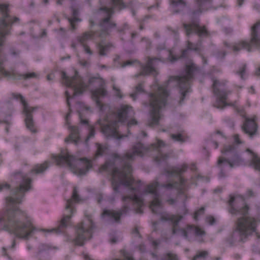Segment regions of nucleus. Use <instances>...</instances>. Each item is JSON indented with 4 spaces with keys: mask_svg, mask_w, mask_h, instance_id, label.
Listing matches in <instances>:
<instances>
[{
    "mask_svg": "<svg viewBox=\"0 0 260 260\" xmlns=\"http://www.w3.org/2000/svg\"><path fill=\"white\" fill-rule=\"evenodd\" d=\"M134 233H136V234H139L138 229L136 228L133 231Z\"/></svg>",
    "mask_w": 260,
    "mask_h": 260,
    "instance_id": "nucleus-64",
    "label": "nucleus"
},
{
    "mask_svg": "<svg viewBox=\"0 0 260 260\" xmlns=\"http://www.w3.org/2000/svg\"><path fill=\"white\" fill-rule=\"evenodd\" d=\"M15 178L19 185L12 191V196L6 198L7 209L0 212V223L20 239L27 240L36 230L25 211L18 206L24 193L30 188L31 179L20 173Z\"/></svg>",
    "mask_w": 260,
    "mask_h": 260,
    "instance_id": "nucleus-2",
    "label": "nucleus"
},
{
    "mask_svg": "<svg viewBox=\"0 0 260 260\" xmlns=\"http://www.w3.org/2000/svg\"><path fill=\"white\" fill-rule=\"evenodd\" d=\"M54 75L53 74L48 75L47 76V79L48 81H52L53 79Z\"/></svg>",
    "mask_w": 260,
    "mask_h": 260,
    "instance_id": "nucleus-54",
    "label": "nucleus"
},
{
    "mask_svg": "<svg viewBox=\"0 0 260 260\" xmlns=\"http://www.w3.org/2000/svg\"><path fill=\"white\" fill-rule=\"evenodd\" d=\"M128 25L127 24L125 23L122 26L119 27L117 28V31L119 32H123L125 30L128 29Z\"/></svg>",
    "mask_w": 260,
    "mask_h": 260,
    "instance_id": "nucleus-42",
    "label": "nucleus"
},
{
    "mask_svg": "<svg viewBox=\"0 0 260 260\" xmlns=\"http://www.w3.org/2000/svg\"><path fill=\"white\" fill-rule=\"evenodd\" d=\"M19 53H20L19 51L16 50L14 48H11L10 49V54L12 56H16L19 54Z\"/></svg>",
    "mask_w": 260,
    "mask_h": 260,
    "instance_id": "nucleus-43",
    "label": "nucleus"
},
{
    "mask_svg": "<svg viewBox=\"0 0 260 260\" xmlns=\"http://www.w3.org/2000/svg\"><path fill=\"white\" fill-rule=\"evenodd\" d=\"M168 95L167 89L162 87H159L156 93L150 94L149 105L151 110L148 121L149 126H153L158 124L159 119L161 118L159 110L165 105Z\"/></svg>",
    "mask_w": 260,
    "mask_h": 260,
    "instance_id": "nucleus-9",
    "label": "nucleus"
},
{
    "mask_svg": "<svg viewBox=\"0 0 260 260\" xmlns=\"http://www.w3.org/2000/svg\"><path fill=\"white\" fill-rule=\"evenodd\" d=\"M94 135V130L93 128H91L90 129L89 134L87 138V140H88L90 138L93 137Z\"/></svg>",
    "mask_w": 260,
    "mask_h": 260,
    "instance_id": "nucleus-47",
    "label": "nucleus"
},
{
    "mask_svg": "<svg viewBox=\"0 0 260 260\" xmlns=\"http://www.w3.org/2000/svg\"><path fill=\"white\" fill-rule=\"evenodd\" d=\"M188 50L198 51L199 50V44H194L192 43L190 41H188L187 49L182 51L181 56L180 57H179L178 58H177L174 56H172L171 57V59H170L171 61L172 62H173L176 61L179 58L185 57L187 55Z\"/></svg>",
    "mask_w": 260,
    "mask_h": 260,
    "instance_id": "nucleus-23",
    "label": "nucleus"
},
{
    "mask_svg": "<svg viewBox=\"0 0 260 260\" xmlns=\"http://www.w3.org/2000/svg\"><path fill=\"white\" fill-rule=\"evenodd\" d=\"M105 150V148L101 145H98L97 147V150L96 152V156H101L103 154L104 151Z\"/></svg>",
    "mask_w": 260,
    "mask_h": 260,
    "instance_id": "nucleus-40",
    "label": "nucleus"
},
{
    "mask_svg": "<svg viewBox=\"0 0 260 260\" xmlns=\"http://www.w3.org/2000/svg\"><path fill=\"white\" fill-rule=\"evenodd\" d=\"M208 255V252L207 251H199L197 253L196 255L194 256L192 260H198L199 259H205V257Z\"/></svg>",
    "mask_w": 260,
    "mask_h": 260,
    "instance_id": "nucleus-35",
    "label": "nucleus"
},
{
    "mask_svg": "<svg viewBox=\"0 0 260 260\" xmlns=\"http://www.w3.org/2000/svg\"><path fill=\"white\" fill-rule=\"evenodd\" d=\"M63 0H57L56 1V4L57 5H62V2H63Z\"/></svg>",
    "mask_w": 260,
    "mask_h": 260,
    "instance_id": "nucleus-62",
    "label": "nucleus"
},
{
    "mask_svg": "<svg viewBox=\"0 0 260 260\" xmlns=\"http://www.w3.org/2000/svg\"><path fill=\"white\" fill-rule=\"evenodd\" d=\"M213 81V92L217 96V100L214 104V107L219 109H223L226 106H232L235 108L238 107V102L235 101L233 103L228 104L225 102L227 99L228 92L223 89L225 85L224 81L220 82L214 78Z\"/></svg>",
    "mask_w": 260,
    "mask_h": 260,
    "instance_id": "nucleus-17",
    "label": "nucleus"
},
{
    "mask_svg": "<svg viewBox=\"0 0 260 260\" xmlns=\"http://www.w3.org/2000/svg\"><path fill=\"white\" fill-rule=\"evenodd\" d=\"M73 200H74L75 202H79L80 200L76 187H74L72 198L68 199L67 201L65 207L67 214L63 215L58 226L56 228H54L51 230H42L43 231H47L48 233L54 232L56 234H60L63 232V231L70 225L71 218L74 213V208L72 207L73 203Z\"/></svg>",
    "mask_w": 260,
    "mask_h": 260,
    "instance_id": "nucleus-15",
    "label": "nucleus"
},
{
    "mask_svg": "<svg viewBox=\"0 0 260 260\" xmlns=\"http://www.w3.org/2000/svg\"><path fill=\"white\" fill-rule=\"evenodd\" d=\"M107 93V90L103 88L97 89L93 92V94L97 98L99 96H105Z\"/></svg>",
    "mask_w": 260,
    "mask_h": 260,
    "instance_id": "nucleus-34",
    "label": "nucleus"
},
{
    "mask_svg": "<svg viewBox=\"0 0 260 260\" xmlns=\"http://www.w3.org/2000/svg\"><path fill=\"white\" fill-rule=\"evenodd\" d=\"M256 74L258 76H260V68L256 71Z\"/></svg>",
    "mask_w": 260,
    "mask_h": 260,
    "instance_id": "nucleus-63",
    "label": "nucleus"
},
{
    "mask_svg": "<svg viewBox=\"0 0 260 260\" xmlns=\"http://www.w3.org/2000/svg\"><path fill=\"white\" fill-rule=\"evenodd\" d=\"M50 249L49 246L42 244L40 245L38 248V252L37 254V256L39 259H41V257L43 256L44 252H45L47 250H48Z\"/></svg>",
    "mask_w": 260,
    "mask_h": 260,
    "instance_id": "nucleus-32",
    "label": "nucleus"
},
{
    "mask_svg": "<svg viewBox=\"0 0 260 260\" xmlns=\"http://www.w3.org/2000/svg\"><path fill=\"white\" fill-rule=\"evenodd\" d=\"M212 144H213V147H214V148H217L218 147V144L217 142H215V141H213L212 142Z\"/></svg>",
    "mask_w": 260,
    "mask_h": 260,
    "instance_id": "nucleus-57",
    "label": "nucleus"
},
{
    "mask_svg": "<svg viewBox=\"0 0 260 260\" xmlns=\"http://www.w3.org/2000/svg\"><path fill=\"white\" fill-rule=\"evenodd\" d=\"M144 91L143 88V84L142 83H139L135 88V90L134 93L131 94V97L135 101L138 93H142Z\"/></svg>",
    "mask_w": 260,
    "mask_h": 260,
    "instance_id": "nucleus-31",
    "label": "nucleus"
},
{
    "mask_svg": "<svg viewBox=\"0 0 260 260\" xmlns=\"http://www.w3.org/2000/svg\"><path fill=\"white\" fill-rule=\"evenodd\" d=\"M157 145L158 147H161L165 146V143L161 140H158L157 142Z\"/></svg>",
    "mask_w": 260,
    "mask_h": 260,
    "instance_id": "nucleus-49",
    "label": "nucleus"
},
{
    "mask_svg": "<svg viewBox=\"0 0 260 260\" xmlns=\"http://www.w3.org/2000/svg\"><path fill=\"white\" fill-rule=\"evenodd\" d=\"M159 184L157 181H155L147 185L145 192L151 193L152 195L153 200L150 204V208L152 212L155 214L160 215V219L164 221H170L173 225L172 232L174 234L182 236L186 238H189L193 236H199L203 235L205 233L201 228L194 225H187L185 229L179 228L178 224L182 219L181 215H174L164 211L161 202L159 200V194L157 192V188Z\"/></svg>",
    "mask_w": 260,
    "mask_h": 260,
    "instance_id": "nucleus-4",
    "label": "nucleus"
},
{
    "mask_svg": "<svg viewBox=\"0 0 260 260\" xmlns=\"http://www.w3.org/2000/svg\"><path fill=\"white\" fill-rule=\"evenodd\" d=\"M134 112L132 107L122 106L117 111L110 114L106 119V122L99 121L102 133L109 138L120 139L122 137L117 131L118 124L124 122L127 118L133 117Z\"/></svg>",
    "mask_w": 260,
    "mask_h": 260,
    "instance_id": "nucleus-6",
    "label": "nucleus"
},
{
    "mask_svg": "<svg viewBox=\"0 0 260 260\" xmlns=\"http://www.w3.org/2000/svg\"><path fill=\"white\" fill-rule=\"evenodd\" d=\"M247 151L250 152L251 154V164L254 167L255 169L260 171V158L256 154L253 153L250 150L247 149Z\"/></svg>",
    "mask_w": 260,
    "mask_h": 260,
    "instance_id": "nucleus-29",
    "label": "nucleus"
},
{
    "mask_svg": "<svg viewBox=\"0 0 260 260\" xmlns=\"http://www.w3.org/2000/svg\"><path fill=\"white\" fill-rule=\"evenodd\" d=\"M53 158L57 166H67L73 173L78 175L85 174L92 167L90 160L86 158L77 159L68 152L61 151L60 155L53 156Z\"/></svg>",
    "mask_w": 260,
    "mask_h": 260,
    "instance_id": "nucleus-7",
    "label": "nucleus"
},
{
    "mask_svg": "<svg viewBox=\"0 0 260 260\" xmlns=\"http://www.w3.org/2000/svg\"><path fill=\"white\" fill-rule=\"evenodd\" d=\"M236 149L237 148L234 144H229L224 146L221 152L225 157H219L217 162V167L221 170L219 173L220 177L224 176L223 170L226 166H229L230 168H232L244 164V159L237 153Z\"/></svg>",
    "mask_w": 260,
    "mask_h": 260,
    "instance_id": "nucleus-11",
    "label": "nucleus"
},
{
    "mask_svg": "<svg viewBox=\"0 0 260 260\" xmlns=\"http://www.w3.org/2000/svg\"><path fill=\"white\" fill-rule=\"evenodd\" d=\"M94 228V225L91 217L87 216L77 225L75 237L69 240L76 245L83 246L86 240L92 237Z\"/></svg>",
    "mask_w": 260,
    "mask_h": 260,
    "instance_id": "nucleus-14",
    "label": "nucleus"
},
{
    "mask_svg": "<svg viewBox=\"0 0 260 260\" xmlns=\"http://www.w3.org/2000/svg\"><path fill=\"white\" fill-rule=\"evenodd\" d=\"M48 162L46 161L43 164L35 166L31 170V172L35 174L42 173L48 168Z\"/></svg>",
    "mask_w": 260,
    "mask_h": 260,
    "instance_id": "nucleus-30",
    "label": "nucleus"
},
{
    "mask_svg": "<svg viewBox=\"0 0 260 260\" xmlns=\"http://www.w3.org/2000/svg\"><path fill=\"white\" fill-rule=\"evenodd\" d=\"M71 47L75 49L76 48V44L74 42H72V44H71Z\"/></svg>",
    "mask_w": 260,
    "mask_h": 260,
    "instance_id": "nucleus-61",
    "label": "nucleus"
},
{
    "mask_svg": "<svg viewBox=\"0 0 260 260\" xmlns=\"http://www.w3.org/2000/svg\"><path fill=\"white\" fill-rule=\"evenodd\" d=\"M250 36V40H239L232 44L224 42L223 44L224 46L231 48L236 54L242 50L251 52L253 46L260 47V22H257L251 27Z\"/></svg>",
    "mask_w": 260,
    "mask_h": 260,
    "instance_id": "nucleus-10",
    "label": "nucleus"
},
{
    "mask_svg": "<svg viewBox=\"0 0 260 260\" xmlns=\"http://www.w3.org/2000/svg\"><path fill=\"white\" fill-rule=\"evenodd\" d=\"M10 188V185L7 183L0 184V190L3 189H8Z\"/></svg>",
    "mask_w": 260,
    "mask_h": 260,
    "instance_id": "nucleus-46",
    "label": "nucleus"
},
{
    "mask_svg": "<svg viewBox=\"0 0 260 260\" xmlns=\"http://www.w3.org/2000/svg\"><path fill=\"white\" fill-rule=\"evenodd\" d=\"M246 68V66L245 64H244L241 67H240L239 71L237 72V74L239 75L242 79H244V75L245 74Z\"/></svg>",
    "mask_w": 260,
    "mask_h": 260,
    "instance_id": "nucleus-37",
    "label": "nucleus"
},
{
    "mask_svg": "<svg viewBox=\"0 0 260 260\" xmlns=\"http://www.w3.org/2000/svg\"><path fill=\"white\" fill-rule=\"evenodd\" d=\"M229 212L232 215H241L236 222V228L233 232L231 242L235 243L243 241L253 234L260 239V233L257 231V220L251 216H247L249 210L244 198L240 196H230L228 201Z\"/></svg>",
    "mask_w": 260,
    "mask_h": 260,
    "instance_id": "nucleus-3",
    "label": "nucleus"
},
{
    "mask_svg": "<svg viewBox=\"0 0 260 260\" xmlns=\"http://www.w3.org/2000/svg\"><path fill=\"white\" fill-rule=\"evenodd\" d=\"M117 241V240L115 238H113L110 239V242L112 243H115Z\"/></svg>",
    "mask_w": 260,
    "mask_h": 260,
    "instance_id": "nucleus-59",
    "label": "nucleus"
},
{
    "mask_svg": "<svg viewBox=\"0 0 260 260\" xmlns=\"http://www.w3.org/2000/svg\"><path fill=\"white\" fill-rule=\"evenodd\" d=\"M159 157L160 160H165L167 159L168 155L166 154H160Z\"/></svg>",
    "mask_w": 260,
    "mask_h": 260,
    "instance_id": "nucleus-48",
    "label": "nucleus"
},
{
    "mask_svg": "<svg viewBox=\"0 0 260 260\" xmlns=\"http://www.w3.org/2000/svg\"><path fill=\"white\" fill-rule=\"evenodd\" d=\"M205 208L204 207H201L200 209H199L198 211H197L194 215V219L195 220L198 219V216L201 215L203 214L204 212Z\"/></svg>",
    "mask_w": 260,
    "mask_h": 260,
    "instance_id": "nucleus-39",
    "label": "nucleus"
},
{
    "mask_svg": "<svg viewBox=\"0 0 260 260\" xmlns=\"http://www.w3.org/2000/svg\"><path fill=\"white\" fill-rule=\"evenodd\" d=\"M187 169V166L185 164H183L180 167H173L166 171V175L168 176L179 175L185 172Z\"/></svg>",
    "mask_w": 260,
    "mask_h": 260,
    "instance_id": "nucleus-25",
    "label": "nucleus"
},
{
    "mask_svg": "<svg viewBox=\"0 0 260 260\" xmlns=\"http://www.w3.org/2000/svg\"><path fill=\"white\" fill-rule=\"evenodd\" d=\"M253 193L251 190H248L247 191V194L248 196H252Z\"/></svg>",
    "mask_w": 260,
    "mask_h": 260,
    "instance_id": "nucleus-58",
    "label": "nucleus"
},
{
    "mask_svg": "<svg viewBox=\"0 0 260 260\" xmlns=\"http://www.w3.org/2000/svg\"><path fill=\"white\" fill-rule=\"evenodd\" d=\"M161 260H179V258L175 253L168 252L164 254Z\"/></svg>",
    "mask_w": 260,
    "mask_h": 260,
    "instance_id": "nucleus-33",
    "label": "nucleus"
},
{
    "mask_svg": "<svg viewBox=\"0 0 260 260\" xmlns=\"http://www.w3.org/2000/svg\"><path fill=\"white\" fill-rule=\"evenodd\" d=\"M61 78L64 85L72 88L73 90V98L77 94L82 93L86 88V85L83 83L82 78L76 71L74 76L72 77L68 76L65 72H62L61 73ZM66 95L67 104L70 107L69 99L72 98V97L70 96L68 91H66Z\"/></svg>",
    "mask_w": 260,
    "mask_h": 260,
    "instance_id": "nucleus-16",
    "label": "nucleus"
},
{
    "mask_svg": "<svg viewBox=\"0 0 260 260\" xmlns=\"http://www.w3.org/2000/svg\"><path fill=\"white\" fill-rule=\"evenodd\" d=\"M80 122L83 124H88V121L86 119H83L81 118V116H80Z\"/></svg>",
    "mask_w": 260,
    "mask_h": 260,
    "instance_id": "nucleus-53",
    "label": "nucleus"
},
{
    "mask_svg": "<svg viewBox=\"0 0 260 260\" xmlns=\"http://www.w3.org/2000/svg\"><path fill=\"white\" fill-rule=\"evenodd\" d=\"M255 116L252 118H246L242 126L244 132L250 138L257 134V126L255 122Z\"/></svg>",
    "mask_w": 260,
    "mask_h": 260,
    "instance_id": "nucleus-19",
    "label": "nucleus"
},
{
    "mask_svg": "<svg viewBox=\"0 0 260 260\" xmlns=\"http://www.w3.org/2000/svg\"><path fill=\"white\" fill-rule=\"evenodd\" d=\"M0 11L2 13V17L0 18V76H3L13 80H25L38 78V75L35 72L20 74L14 70L7 71L4 69L3 58L5 55L3 47L5 38L10 34L12 24L19 21V18L14 17L13 19L8 14V5L7 4H0Z\"/></svg>",
    "mask_w": 260,
    "mask_h": 260,
    "instance_id": "nucleus-5",
    "label": "nucleus"
},
{
    "mask_svg": "<svg viewBox=\"0 0 260 260\" xmlns=\"http://www.w3.org/2000/svg\"><path fill=\"white\" fill-rule=\"evenodd\" d=\"M69 128L71 131L69 136L65 139L66 142L72 141L75 144H77L79 140V132L78 128L76 126H69Z\"/></svg>",
    "mask_w": 260,
    "mask_h": 260,
    "instance_id": "nucleus-22",
    "label": "nucleus"
},
{
    "mask_svg": "<svg viewBox=\"0 0 260 260\" xmlns=\"http://www.w3.org/2000/svg\"><path fill=\"white\" fill-rule=\"evenodd\" d=\"M159 61V59L156 57L153 58H149L146 65L143 67L140 75H147L149 74H155L156 70L154 68V66L156 65V62Z\"/></svg>",
    "mask_w": 260,
    "mask_h": 260,
    "instance_id": "nucleus-20",
    "label": "nucleus"
},
{
    "mask_svg": "<svg viewBox=\"0 0 260 260\" xmlns=\"http://www.w3.org/2000/svg\"><path fill=\"white\" fill-rule=\"evenodd\" d=\"M110 5L109 7H103L99 9V13L102 17L100 23L102 32L99 33V37L108 34L112 28L116 26V24L111 20L112 16L114 13V9L116 7L120 9L123 7L122 0H111Z\"/></svg>",
    "mask_w": 260,
    "mask_h": 260,
    "instance_id": "nucleus-12",
    "label": "nucleus"
},
{
    "mask_svg": "<svg viewBox=\"0 0 260 260\" xmlns=\"http://www.w3.org/2000/svg\"><path fill=\"white\" fill-rule=\"evenodd\" d=\"M198 8L191 11L189 16L190 22L189 24L183 23V26L187 36H189L193 32L198 34L200 37L207 36L208 32L205 26H201L199 19L197 18L202 12L207 5H210L211 0H196Z\"/></svg>",
    "mask_w": 260,
    "mask_h": 260,
    "instance_id": "nucleus-8",
    "label": "nucleus"
},
{
    "mask_svg": "<svg viewBox=\"0 0 260 260\" xmlns=\"http://www.w3.org/2000/svg\"><path fill=\"white\" fill-rule=\"evenodd\" d=\"M72 14L73 17L72 18H69V21L70 23L71 29L74 30L76 29V23L81 21V19L78 17L79 12L78 10L72 7Z\"/></svg>",
    "mask_w": 260,
    "mask_h": 260,
    "instance_id": "nucleus-27",
    "label": "nucleus"
},
{
    "mask_svg": "<svg viewBox=\"0 0 260 260\" xmlns=\"http://www.w3.org/2000/svg\"><path fill=\"white\" fill-rule=\"evenodd\" d=\"M103 195L101 194H100L98 196V198H97V200H98V202L99 203H100L102 201V200H103Z\"/></svg>",
    "mask_w": 260,
    "mask_h": 260,
    "instance_id": "nucleus-51",
    "label": "nucleus"
},
{
    "mask_svg": "<svg viewBox=\"0 0 260 260\" xmlns=\"http://www.w3.org/2000/svg\"><path fill=\"white\" fill-rule=\"evenodd\" d=\"M107 46H104L99 44L98 45V49H99V54L101 56H105L106 55V51L107 50Z\"/></svg>",
    "mask_w": 260,
    "mask_h": 260,
    "instance_id": "nucleus-36",
    "label": "nucleus"
},
{
    "mask_svg": "<svg viewBox=\"0 0 260 260\" xmlns=\"http://www.w3.org/2000/svg\"><path fill=\"white\" fill-rule=\"evenodd\" d=\"M160 186L167 189H171L173 188L177 189L180 193L183 192L184 190L186 189L185 180L181 177L180 178L179 182H168L166 184H162Z\"/></svg>",
    "mask_w": 260,
    "mask_h": 260,
    "instance_id": "nucleus-21",
    "label": "nucleus"
},
{
    "mask_svg": "<svg viewBox=\"0 0 260 260\" xmlns=\"http://www.w3.org/2000/svg\"><path fill=\"white\" fill-rule=\"evenodd\" d=\"M13 98L19 100L23 105V111L25 115V122L27 128L32 133H37V129L34 126L31 113L37 109V107L29 106L24 98L20 94L13 93Z\"/></svg>",
    "mask_w": 260,
    "mask_h": 260,
    "instance_id": "nucleus-18",
    "label": "nucleus"
},
{
    "mask_svg": "<svg viewBox=\"0 0 260 260\" xmlns=\"http://www.w3.org/2000/svg\"><path fill=\"white\" fill-rule=\"evenodd\" d=\"M190 169L192 171H196L197 170L196 166L194 164H192L190 166Z\"/></svg>",
    "mask_w": 260,
    "mask_h": 260,
    "instance_id": "nucleus-55",
    "label": "nucleus"
},
{
    "mask_svg": "<svg viewBox=\"0 0 260 260\" xmlns=\"http://www.w3.org/2000/svg\"><path fill=\"white\" fill-rule=\"evenodd\" d=\"M81 45L83 47L84 51L86 53L89 54V55H92L93 54V52L91 50L89 46H88L86 44H83Z\"/></svg>",
    "mask_w": 260,
    "mask_h": 260,
    "instance_id": "nucleus-38",
    "label": "nucleus"
},
{
    "mask_svg": "<svg viewBox=\"0 0 260 260\" xmlns=\"http://www.w3.org/2000/svg\"><path fill=\"white\" fill-rule=\"evenodd\" d=\"M98 37H99V32L91 31L85 32L82 36L78 37L77 40L81 45H83L86 44L87 41L94 39Z\"/></svg>",
    "mask_w": 260,
    "mask_h": 260,
    "instance_id": "nucleus-24",
    "label": "nucleus"
},
{
    "mask_svg": "<svg viewBox=\"0 0 260 260\" xmlns=\"http://www.w3.org/2000/svg\"><path fill=\"white\" fill-rule=\"evenodd\" d=\"M148 148L141 143L134 145L132 149L127 152L124 155L120 156L114 154L112 160L107 161L103 166L104 170H112V184L115 192L119 191V188L122 185L129 187L132 194L122 197L123 206L119 211L105 209L102 213L103 217L111 222H119L120 217L125 215L128 212L131 205L137 213H142V207L143 202L136 193L141 185V181L136 182L131 176L132 169L129 161L133 160L136 156H142L147 152Z\"/></svg>",
    "mask_w": 260,
    "mask_h": 260,
    "instance_id": "nucleus-1",
    "label": "nucleus"
},
{
    "mask_svg": "<svg viewBox=\"0 0 260 260\" xmlns=\"http://www.w3.org/2000/svg\"><path fill=\"white\" fill-rule=\"evenodd\" d=\"M170 3L173 9V12L175 13L182 11L186 5V3L184 0H171Z\"/></svg>",
    "mask_w": 260,
    "mask_h": 260,
    "instance_id": "nucleus-26",
    "label": "nucleus"
},
{
    "mask_svg": "<svg viewBox=\"0 0 260 260\" xmlns=\"http://www.w3.org/2000/svg\"><path fill=\"white\" fill-rule=\"evenodd\" d=\"M170 136L174 141L179 142L181 143L186 141L188 138L184 131H181L177 134H172Z\"/></svg>",
    "mask_w": 260,
    "mask_h": 260,
    "instance_id": "nucleus-28",
    "label": "nucleus"
},
{
    "mask_svg": "<svg viewBox=\"0 0 260 260\" xmlns=\"http://www.w3.org/2000/svg\"><path fill=\"white\" fill-rule=\"evenodd\" d=\"M136 124H137V121H136L135 119H132L128 123V125H131Z\"/></svg>",
    "mask_w": 260,
    "mask_h": 260,
    "instance_id": "nucleus-52",
    "label": "nucleus"
},
{
    "mask_svg": "<svg viewBox=\"0 0 260 260\" xmlns=\"http://www.w3.org/2000/svg\"><path fill=\"white\" fill-rule=\"evenodd\" d=\"M234 142L236 144H240L243 143V142L240 140L239 136L238 135H235L234 137Z\"/></svg>",
    "mask_w": 260,
    "mask_h": 260,
    "instance_id": "nucleus-45",
    "label": "nucleus"
},
{
    "mask_svg": "<svg viewBox=\"0 0 260 260\" xmlns=\"http://www.w3.org/2000/svg\"><path fill=\"white\" fill-rule=\"evenodd\" d=\"M167 202L169 203V205H173L175 202V200L173 199H169L167 200Z\"/></svg>",
    "mask_w": 260,
    "mask_h": 260,
    "instance_id": "nucleus-50",
    "label": "nucleus"
},
{
    "mask_svg": "<svg viewBox=\"0 0 260 260\" xmlns=\"http://www.w3.org/2000/svg\"><path fill=\"white\" fill-rule=\"evenodd\" d=\"M113 89L114 90V92H115V95L119 98H122V94L121 93V91H120V90L117 87H116L115 86V85H113Z\"/></svg>",
    "mask_w": 260,
    "mask_h": 260,
    "instance_id": "nucleus-41",
    "label": "nucleus"
},
{
    "mask_svg": "<svg viewBox=\"0 0 260 260\" xmlns=\"http://www.w3.org/2000/svg\"><path fill=\"white\" fill-rule=\"evenodd\" d=\"M243 2H244V0H238V3L239 6H241L243 4Z\"/></svg>",
    "mask_w": 260,
    "mask_h": 260,
    "instance_id": "nucleus-60",
    "label": "nucleus"
},
{
    "mask_svg": "<svg viewBox=\"0 0 260 260\" xmlns=\"http://www.w3.org/2000/svg\"><path fill=\"white\" fill-rule=\"evenodd\" d=\"M132 64V62L128 60L124 62V64L122 66L123 67H125L126 66L131 65Z\"/></svg>",
    "mask_w": 260,
    "mask_h": 260,
    "instance_id": "nucleus-56",
    "label": "nucleus"
},
{
    "mask_svg": "<svg viewBox=\"0 0 260 260\" xmlns=\"http://www.w3.org/2000/svg\"><path fill=\"white\" fill-rule=\"evenodd\" d=\"M206 221L210 224V225H213L215 222V218L212 216H208L206 218Z\"/></svg>",
    "mask_w": 260,
    "mask_h": 260,
    "instance_id": "nucleus-44",
    "label": "nucleus"
},
{
    "mask_svg": "<svg viewBox=\"0 0 260 260\" xmlns=\"http://www.w3.org/2000/svg\"><path fill=\"white\" fill-rule=\"evenodd\" d=\"M197 68L194 63H190L186 65L184 73L180 76L171 77L168 82H171L175 81L179 87L180 99L179 101V105L183 103L184 100L185 99L187 94L190 92V81L192 79L193 73L196 70Z\"/></svg>",
    "mask_w": 260,
    "mask_h": 260,
    "instance_id": "nucleus-13",
    "label": "nucleus"
}]
</instances>
